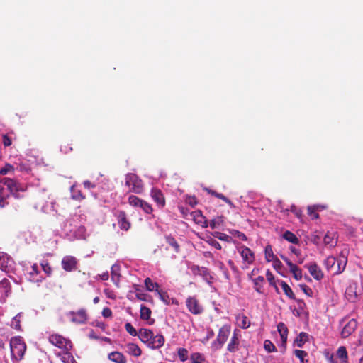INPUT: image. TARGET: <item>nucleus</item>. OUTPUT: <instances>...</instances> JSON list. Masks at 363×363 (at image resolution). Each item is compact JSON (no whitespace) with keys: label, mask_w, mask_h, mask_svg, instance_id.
Instances as JSON below:
<instances>
[{"label":"nucleus","mask_w":363,"mask_h":363,"mask_svg":"<svg viewBox=\"0 0 363 363\" xmlns=\"http://www.w3.org/2000/svg\"><path fill=\"white\" fill-rule=\"evenodd\" d=\"M318 207L315 206H308L307 208L308 214L312 219H317L319 218V214L317 213Z\"/></svg>","instance_id":"nucleus-46"},{"label":"nucleus","mask_w":363,"mask_h":363,"mask_svg":"<svg viewBox=\"0 0 363 363\" xmlns=\"http://www.w3.org/2000/svg\"><path fill=\"white\" fill-rule=\"evenodd\" d=\"M166 242L170 246L173 251L176 253H179L180 251V245L177 240L171 235H165L164 237Z\"/></svg>","instance_id":"nucleus-24"},{"label":"nucleus","mask_w":363,"mask_h":363,"mask_svg":"<svg viewBox=\"0 0 363 363\" xmlns=\"http://www.w3.org/2000/svg\"><path fill=\"white\" fill-rule=\"evenodd\" d=\"M239 343V339L237 336V334L234 333L233 337L230 339V342L228 345V350L230 352H236L237 350H238Z\"/></svg>","instance_id":"nucleus-26"},{"label":"nucleus","mask_w":363,"mask_h":363,"mask_svg":"<svg viewBox=\"0 0 363 363\" xmlns=\"http://www.w3.org/2000/svg\"><path fill=\"white\" fill-rule=\"evenodd\" d=\"M238 251L242 258L244 264H251L255 261L254 252L247 247L242 245L239 247Z\"/></svg>","instance_id":"nucleus-10"},{"label":"nucleus","mask_w":363,"mask_h":363,"mask_svg":"<svg viewBox=\"0 0 363 363\" xmlns=\"http://www.w3.org/2000/svg\"><path fill=\"white\" fill-rule=\"evenodd\" d=\"M15 171V168L13 165L9 163H6L5 166L0 169V174L6 175L7 174H13Z\"/></svg>","instance_id":"nucleus-43"},{"label":"nucleus","mask_w":363,"mask_h":363,"mask_svg":"<svg viewBox=\"0 0 363 363\" xmlns=\"http://www.w3.org/2000/svg\"><path fill=\"white\" fill-rule=\"evenodd\" d=\"M290 272L293 274V277L296 280L302 279V272L295 264H291Z\"/></svg>","instance_id":"nucleus-36"},{"label":"nucleus","mask_w":363,"mask_h":363,"mask_svg":"<svg viewBox=\"0 0 363 363\" xmlns=\"http://www.w3.org/2000/svg\"><path fill=\"white\" fill-rule=\"evenodd\" d=\"M266 277H267V279L268 281L269 282L270 285L274 286L275 289H276V291H278V288H277V286L275 284L274 277L272 274V273L270 272L269 269H268L267 271Z\"/></svg>","instance_id":"nucleus-52"},{"label":"nucleus","mask_w":363,"mask_h":363,"mask_svg":"<svg viewBox=\"0 0 363 363\" xmlns=\"http://www.w3.org/2000/svg\"><path fill=\"white\" fill-rule=\"evenodd\" d=\"M78 261L73 256H65L61 262L62 269L66 272H72L77 269Z\"/></svg>","instance_id":"nucleus-11"},{"label":"nucleus","mask_w":363,"mask_h":363,"mask_svg":"<svg viewBox=\"0 0 363 363\" xmlns=\"http://www.w3.org/2000/svg\"><path fill=\"white\" fill-rule=\"evenodd\" d=\"M282 238L292 244H298L299 240L298 237L292 232L286 230L282 235Z\"/></svg>","instance_id":"nucleus-31"},{"label":"nucleus","mask_w":363,"mask_h":363,"mask_svg":"<svg viewBox=\"0 0 363 363\" xmlns=\"http://www.w3.org/2000/svg\"><path fill=\"white\" fill-rule=\"evenodd\" d=\"M191 363H204L206 359L204 355L199 352H194L190 356Z\"/></svg>","instance_id":"nucleus-38"},{"label":"nucleus","mask_w":363,"mask_h":363,"mask_svg":"<svg viewBox=\"0 0 363 363\" xmlns=\"http://www.w3.org/2000/svg\"><path fill=\"white\" fill-rule=\"evenodd\" d=\"M252 281L255 285V290L259 294H263L262 288L264 282V278L262 276H259Z\"/></svg>","instance_id":"nucleus-33"},{"label":"nucleus","mask_w":363,"mask_h":363,"mask_svg":"<svg viewBox=\"0 0 363 363\" xmlns=\"http://www.w3.org/2000/svg\"><path fill=\"white\" fill-rule=\"evenodd\" d=\"M140 313L142 320H148L150 319L152 311L150 308L145 306H141Z\"/></svg>","instance_id":"nucleus-35"},{"label":"nucleus","mask_w":363,"mask_h":363,"mask_svg":"<svg viewBox=\"0 0 363 363\" xmlns=\"http://www.w3.org/2000/svg\"><path fill=\"white\" fill-rule=\"evenodd\" d=\"M3 185L6 186L9 191L10 194L16 198H18V192L24 191V187L15 179L5 177L0 182Z\"/></svg>","instance_id":"nucleus-5"},{"label":"nucleus","mask_w":363,"mask_h":363,"mask_svg":"<svg viewBox=\"0 0 363 363\" xmlns=\"http://www.w3.org/2000/svg\"><path fill=\"white\" fill-rule=\"evenodd\" d=\"M346 318L340 320V324L342 326L341 331V336L342 338H346L351 335L357 328V321L355 319H350L347 323Z\"/></svg>","instance_id":"nucleus-6"},{"label":"nucleus","mask_w":363,"mask_h":363,"mask_svg":"<svg viewBox=\"0 0 363 363\" xmlns=\"http://www.w3.org/2000/svg\"><path fill=\"white\" fill-rule=\"evenodd\" d=\"M294 352L295 356L298 358L302 363L308 362V360H305V357L308 356V353L306 351L295 350Z\"/></svg>","instance_id":"nucleus-45"},{"label":"nucleus","mask_w":363,"mask_h":363,"mask_svg":"<svg viewBox=\"0 0 363 363\" xmlns=\"http://www.w3.org/2000/svg\"><path fill=\"white\" fill-rule=\"evenodd\" d=\"M300 287L306 294L309 296H311L312 290L309 286H308L306 284H301L300 285Z\"/></svg>","instance_id":"nucleus-56"},{"label":"nucleus","mask_w":363,"mask_h":363,"mask_svg":"<svg viewBox=\"0 0 363 363\" xmlns=\"http://www.w3.org/2000/svg\"><path fill=\"white\" fill-rule=\"evenodd\" d=\"M223 224V216H218L211 220L210 227L212 229L218 228Z\"/></svg>","instance_id":"nucleus-42"},{"label":"nucleus","mask_w":363,"mask_h":363,"mask_svg":"<svg viewBox=\"0 0 363 363\" xmlns=\"http://www.w3.org/2000/svg\"><path fill=\"white\" fill-rule=\"evenodd\" d=\"M336 263V259L333 256H330L327 257L324 261V266L325 268L329 270L332 267H334L335 264Z\"/></svg>","instance_id":"nucleus-44"},{"label":"nucleus","mask_w":363,"mask_h":363,"mask_svg":"<svg viewBox=\"0 0 363 363\" xmlns=\"http://www.w3.org/2000/svg\"><path fill=\"white\" fill-rule=\"evenodd\" d=\"M48 341L55 347L66 351H69L72 347L70 340L58 334L50 335L48 337Z\"/></svg>","instance_id":"nucleus-4"},{"label":"nucleus","mask_w":363,"mask_h":363,"mask_svg":"<svg viewBox=\"0 0 363 363\" xmlns=\"http://www.w3.org/2000/svg\"><path fill=\"white\" fill-rule=\"evenodd\" d=\"M324 243L326 245H330V247H333L335 245V242L333 241V236L328 233L325 236H324Z\"/></svg>","instance_id":"nucleus-51"},{"label":"nucleus","mask_w":363,"mask_h":363,"mask_svg":"<svg viewBox=\"0 0 363 363\" xmlns=\"http://www.w3.org/2000/svg\"><path fill=\"white\" fill-rule=\"evenodd\" d=\"M186 304L189 311L192 314L199 315L203 311V307L199 304V302L196 297H188L186 301Z\"/></svg>","instance_id":"nucleus-9"},{"label":"nucleus","mask_w":363,"mask_h":363,"mask_svg":"<svg viewBox=\"0 0 363 363\" xmlns=\"http://www.w3.org/2000/svg\"><path fill=\"white\" fill-rule=\"evenodd\" d=\"M21 313H18L16 316H14L11 323V327L18 331L21 330Z\"/></svg>","instance_id":"nucleus-37"},{"label":"nucleus","mask_w":363,"mask_h":363,"mask_svg":"<svg viewBox=\"0 0 363 363\" xmlns=\"http://www.w3.org/2000/svg\"><path fill=\"white\" fill-rule=\"evenodd\" d=\"M214 236L220 240H227L228 238H229L228 235L219 232H216Z\"/></svg>","instance_id":"nucleus-60"},{"label":"nucleus","mask_w":363,"mask_h":363,"mask_svg":"<svg viewBox=\"0 0 363 363\" xmlns=\"http://www.w3.org/2000/svg\"><path fill=\"white\" fill-rule=\"evenodd\" d=\"M237 320L239 321V325L242 328H247L250 325V323L248 320V318L245 315H240L237 316Z\"/></svg>","instance_id":"nucleus-41"},{"label":"nucleus","mask_w":363,"mask_h":363,"mask_svg":"<svg viewBox=\"0 0 363 363\" xmlns=\"http://www.w3.org/2000/svg\"><path fill=\"white\" fill-rule=\"evenodd\" d=\"M71 322L75 324H84L88 320V314L84 308L79 309L77 311H69L67 313Z\"/></svg>","instance_id":"nucleus-7"},{"label":"nucleus","mask_w":363,"mask_h":363,"mask_svg":"<svg viewBox=\"0 0 363 363\" xmlns=\"http://www.w3.org/2000/svg\"><path fill=\"white\" fill-rule=\"evenodd\" d=\"M337 262V270L335 271V274H341L345 269L347 262V258L346 256L343 255L342 253L340 256Z\"/></svg>","instance_id":"nucleus-25"},{"label":"nucleus","mask_w":363,"mask_h":363,"mask_svg":"<svg viewBox=\"0 0 363 363\" xmlns=\"http://www.w3.org/2000/svg\"><path fill=\"white\" fill-rule=\"evenodd\" d=\"M191 215L196 224L200 225L203 228L208 227V221L206 217L203 216L201 211H195L192 212Z\"/></svg>","instance_id":"nucleus-16"},{"label":"nucleus","mask_w":363,"mask_h":363,"mask_svg":"<svg viewBox=\"0 0 363 363\" xmlns=\"http://www.w3.org/2000/svg\"><path fill=\"white\" fill-rule=\"evenodd\" d=\"M272 262L273 263L274 269L277 270L278 272H279L281 269L283 268V264L281 262L277 257L272 259Z\"/></svg>","instance_id":"nucleus-54"},{"label":"nucleus","mask_w":363,"mask_h":363,"mask_svg":"<svg viewBox=\"0 0 363 363\" xmlns=\"http://www.w3.org/2000/svg\"><path fill=\"white\" fill-rule=\"evenodd\" d=\"M230 333V326L228 325H225L222 326L218 332L216 340L219 343L220 346H223V344L227 341L228 336Z\"/></svg>","instance_id":"nucleus-15"},{"label":"nucleus","mask_w":363,"mask_h":363,"mask_svg":"<svg viewBox=\"0 0 363 363\" xmlns=\"http://www.w3.org/2000/svg\"><path fill=\"white\" fill-rule=\"evenodd\" d=\"M233 235L236 238H238L240 240H243V241H245L247 239V236L243 233L238 231V230H235V233H233Z\"/></svg>","instance_id":"nucleus-57"},{"label":"nucleus","mask_w":363,"mask_h":363,"mask_svg":"<svg viewBox=\"0 0 363 363\" xmlns=\"http://www.w3.org/2000/svg\"><path fill=\"white\" fill-rule=\"evenodd\" d=\"M125 351L134 357H139L141 355L142 351L139 346L135 343H128L124 346Z\"/></svg>","instance_id":"nucleus-19"},{"label":"nucleus","mask_w":363,"mask_h":363,"mask_svg":"<svg viewBox=\"0 0 363 363\" xmlns=\"http://www.w3.org/2000/svg\"><path fill=\"white\" fill-rule=\"evenodd\" d=\"M128 203L133 207L140 208L145 213L148 214L151 213L153 210L150 204L135 195H131L128 197Z\"/></svg>","instance_id":"nucleus-8"},{"label":"nucleus","mask_w":363,"mask_h":363,"mask_svg":"<svg viewBox=\"0 0 363 363\" xmlns=\"http://www.w3.org/2000/svg\"><path fill=\"white\" fill-rule=\"evenodd\" d=\"M10 349L12 359L21 361L26 350V345L21 336H16L10 340Z\"/></svg>","instance_id":"nucleus-2"},{"label":"nucleus","mask_w":363,"mask_h":363,"mask_svg":"<svg viewBox=\"0 0 363 363\" xmlns=\"http://www.w3.org/2000/svg\"><path fill=\"white\" fill-rule=\"evenodd\" d=\"M72 191V198L75 200H82L84 199V196L82 195L81 191L75 189L74 186L71 189Z\"/></svg>","instance_id":"nucleus-49"},{"label":"nucleus","mask_w":363,"mask_h":363,"mask_svg":"<svg viewBox=\"0 0 363 363\" xmlns=\"http://www.w3.org/2000/svg\"><path fill=\"white\" fill-rule=\"evenodd\" d=\"M291 211L298 217L301 218L302 216V211L300 209H298L295 206H291Z\"/></svg>","instance_id":"nucleus-62"},{"label":"nucleus","mask_w":363,"mask_h":363,"mask_svg":"<svg viewBox=\"0 0 363 363\" xmlns=\"http://www.w3.org/2000/svg\"><path fill=\"white\" fill-rule=\"evenodd\" d=\"M125 328L126 331L132 336H138V332L136 331L135 328L130 323H127L125 325Z\"/></svg>","instance_id":"nucleus-53"},{"label":"nucleus","mask_w":363,"mask_h":363,"mask_svg":"<svg viewBox=\"0 0 363 363\" xmlns=\"http://www.w3.org/2000/svg\"><path fill=\"white\" fill-rule=\"evenodd\" d=\"M118 219V224L123 230H128L130 228V223L127 219L126 213L123 211H118L115 213Z\"/></svg>","instance_id":"nucleus-13"},{"label":"nucleus","mask_w":363,"mask_h":363,"mask_svg":"<svg viewBox=\"0 0 363 363\" xmlns=\"http://www.w3.org/2000/svg\"><path fill=\"white\" fill-rule=\"evenodd\" d=\"M265 259L269 262L277 257L274 255L272 247L270 245H267L264 248Z\"/></svg>","instance_id":"nucleus-40"},{"label":"nucleus","mask_w":363,"mask_h":363,"mask_svg":"<svg viewBox=\"0 0 363 363\" xmlns=\"http://www.w3.org/2000/svg\"><path fill=\"white\" fill-rule=\"evenodd\" d=\"M61 360L64 363H78L69 351L63 352Z\"/></svg>","instance_id":"nucleus-39"},{"label":"nucleus","mask_w":363,"mask_h":363,"mask_svg":"<svg viewBox=\"0 0 363 363\" xmlns=\"http://www.w3.org/2000/svg\"><path fill=\"white\" fill-rule=\"evenodd\" d=\"M139 339L149 348L156 350L162 347L164 344V337L161 334L154 335L153 332L147 328H141L138 331Z\"/></svg>","instance_id":"nucleus-1"},{"label":"nucleus","mask_w":363,"mask_h":363,"mask_svg":"<svg viewBox=\"0 0 363 363\" xmlns=\"http://www.w3.org/2000/svg\"><path fill=\"white\" fill-rule=\"evenodd\" d=\"M108 359L116 363H126L127 360L123 353L120 352H112L108 354Z\"/></svg>","instance_id":"nucleus-22"},{"label":"nucleus","mask_w":363,"mask_h":363,"mask_svg":"<svg viewBox=\"0 0 363 363\" xmlns=\"http://www.w3.org/2000/svg\"><path fill=\"white\" fill-rule=\"evenodd\" d=\"M145 286L147 291H155L157 293L160 290V285L157 282H154L150 278L147 277L145 281Z\"/></svg>","instance_id":"nucleus-28"},{"label":"nucleus","mask_w":363,"mask_h":363,"mask_svg":"<svg viewBox=\"0 0 363 363\" xmlns=\"http://www.w3.org/2000/svg\"><path fill=\"white\" fill-rule=\"evenodd\" d=\"M157 294L160 300L166 305L177 304V301L173 298H170L167 292L160 289Z\"/></svg>","instance_id":"nucleus-21"},{"label":"nucleus","mask_w":363,"mask_h":363,"mask_svg":"<svg viewBox=\"0 0 363 363\" xmlns=\"http://www.w3.org/2000/svg\"><path fill=\"white\" fill-rule=\"evenodd\" d=\"M11 259L4 252H0V269L8 272L11 267Z\"/></svg>","instance_id":"nucleus-17"},{"label":"nucleus","mask_w":363,"mask_h":363,"mask_svg":"<svg viewBox=\"0 0 363 363\" xmlns=\"http://www.w3.org/2000/svg\"><path fill=\"white\" fill-rule=\"evenodd\" d=\"M11 283L7 279H3L0 281V294L1 296H7L11 292Z\"/></svg>","instance_id":"nucleus-23"},{"label":"nucleus","mask_w":363,"mask_h":363,"mask_svg":"<svg viewBox=\"0 0 363 363\" xmlns=\"http://www.w3.org/2000/svg\"><path fill=\"white\" fill-rule=\"evenodd\" d=\"M277 330L280 334L282 342L286 343L287 340V335L289 333L287 327L284 323L281 322L277 325Z\"/></svg>","instance_id":"nucleus-29"},{"label":"nucleus","mask_w":363,"mask_h":363,"mask_svg":"<svg viewBox=\"0 0 363 363\" xmlns=\"http://www.w3.org/2000/svg\"><path fill=\"white\" fill-rule=\"evenodd\" d=\"M310 274L315 279V280H321L323 278V273L321 271L320 268L318 266L315 262L311 263L310 264H306L305 266Z\"/></svg>","instance_id":"nucleus-14"},{"label":"nucleus","mask_w":363,"mask_h":363,"mask_svg":"<svg viewBox=\"0 0 363 363\" xmlns=\"http://www.w3.org/2000/svg\"><path fill=\"white\" fill-rule=\"evenodd\" d=\"M308 340V335L305 332H301L296 337L294 343L298 347H302L303 345Z\"/></svg>","instance_id":"nucleus-30"},{"label":"nucleus","mask_w":363,"mask_h":363,"mask_svg":"<svg viewBox=\"0 0 363 363\" xmlns=\"http://www.w3.org/2000/svg\"><path fill=\"white\" fill-rule=\"evenodd\" d=\"M178 357L182 362L188 359V350L186 348H179L177 351Z\"/></svg>","instance_id":"nucleus-47"},{"label":"nucleus","mask_w":363,"mask_h":363,"mask_svg":"<svg viewBox=\"0 0 363 363\" xmlns=\"http://www.w3.org/2000/svg\"><path fill=\"white\" fill-rule=\"evenodd\" d=\"M326 357L329 363H341L333 354L327 353Z\"/></svg>","instance_id":"nucleus-55"},{"label":"nucleus","mask_w":363,"mask_h":363,"mask_svg":"<svg viewBox=\"0 0 363 363\" xmlns=\"http://www.w3.org/2000/svg\"><path fill=\"white\" fill-rule=\"evenodd\" d=\"M280 285L286 296H287L290 299L294 300L296 298L294 293L286 281H281Z\"/></svg>","instance_id":"nucleus-32"},{"label":"nucleus","mask_w":363,"mask_h":363,"mask_svg":"<svg viewBox=\"0 0 363 363\" xmlns=\"http://www.w3.org/2000/svg\"><path fill=\"white\" fill-rule=\"evenodd\" d=\"M4 189L0 186V208H3L9 205L7 201L9 198V194H6Z\"/></svg>","instance_id":"nucleus-34"},{"label":"nucleus","mask_w":363,"mask_h":363,"mask_svg":"<svg viewBox=\"0 0 363 363\" xmlns=\"http://www.w3.org/2000/svg\"><path fill=\"white\" fill-rule=\"evenodd\" d=\"M125 184L130 191L135 194H141L143 191V183L138 175L129 173L125 175Z\"/></svg>","instance_id":"nucleus-3"},{"label":"nucleus","mask_w":363,"mask_h":363,"mask_svg":"<svg viewBox=\"0 0 363 363\" xmlns=\"http://www.w3.org/2000/svg\"><path fill=\"white\" fill-rule=\"evenodd\" d=\"M336 358L341 363H348V354L345 346H340L336 352Z\"/></svg>","instance_id":"nucleus-20"},{"label":"nucleus","mask_w":363,"mask_h":363,"mask_svg":"<svg viewBox=\"0 0 363 363\" xmlns=\"http://www.w3.org/2000/svg\"><path fill=\"white\" fill-rule=\"evenodd\" d=\"M40 265L42 267L43 270L45 272V273L50 276L52 272V269L48 261H43L40 263Z\"/></svg>","instance_id":"nucleus-48"},{"label":"nucleus","mask_w":363,"mask_h":363,"mask_svg":"<svg viewBox=\"0 0 363 363\" xmlns=\"http://www.w3.org/2000/svg\"><path fill=\"white\" fill-rule=\"evenodd\" d=\"M102 315L104 317V318H111L112 316V311L111 310L106 307V308H104L102 311Z\"/></svg>","instance_id":"nucleus-59"},{"label":"nucleus","mask_w":363,"mask_h":363,"mask_svg":"<svg viewBox=\"0 0 363 363\" xmlns=\"http://www.w3.org/2000/svg\"><path fill=\"white\" fill-rule=\"evenodd\" d=\"M290 249V251L294 253V255H296L298 257L301 256V251L298 249H296V247H293V246H291L289 247Z\"/></svg>","instance_id":"nucleus-64"},{"label":"nucleus","mask_w":363,"mask_h":363,"mask_svg":"<svg viewBox=\"0 0 363 363\" xmlns=\"http://www.w3.org/2000/svg\"><path fill=\"white\" fill-rule=\"evenodd\" d=\"M219 267L223 271L225 277L227 279H230V275H229V274L228 272V270H227L226 267H225V265H224V264L223 262H219Z\"/></svg>","instance_id":"nucleus-58"},{"label":"nucleus","mask_w":363,"mask_h":363,"mask_svg":"<svg viewBox=\"0 0 363 363\" xmlns=\"http://www.w3.org/2000/svg\"><path fill=\"white\" fill-rule=\"evenodd\" d=\"M206 190L209 194L214 196L215 197L220 199L223 200V201H225L231 208L235 206L234 204L233 203V202L228 198H227L225 196H224L223 194L218 193L213 190L208 189H206Z\"/></svg>","instance_id":"nucleus-27"},{"label":"nucleus","mask_w":363,"mask_h":363,"mask_svg":"<svg viewBox=\"0 0 363 363\" xmlns=\"http://www.w3.org/2000/svg\"><path fill=\"white\" fill-rule=\"evenodd\" d=\"M150 196L160 208L165 206V197L162 191L158 188H152L150 191Z\"/></svg>","instance_id":"nucleus-12"},{"label":"nucleus","mask_w":363,"mask_h":363,"mask_svg":"<svg viewBox=\"0 0 363 363\" xmlns=\"http://www.w3.org/2000/svg\"><path fill=\"white\" fill-rule=\"evenodd\" d=\"M264 348L268 352H275L277 350L275 345L269 340H266L264 341Z\"/></svg>","instance_id":"nucleus-50"},{"label":"nucleus","mask_w":363,"mask_h":363,"mask_svg":"<svg viewBox=\"0 0 363 363\" xmlns=\"http://www.w3.org/2000/svg\"><path fill=\"white\" fill-rule=\"evenodd\" d=\"M356 284H350L345 290V296L350 302H354L357 298Z\"/></svg>","instance_id":"nucleus-18"},{"label":"nucleus","mask_w":363,"mask_h":363,"mask_svg":"<svg viewBox=\"0 0 363 363\" xmlns=\"http://www.w3.org/2000/svg\"><path fill=\"white\" fill-rule=\"evenodd\" d=\"M135 296L136 298L140 301H146L147 295L144 293L138 292Z\"/></svg>","instance_id":"nucleus-63"},{"label":"nucleus","mask_w":363,"mask_h":363,"mask_svg":"<svg viewBox=\"0 0 363 363\" xmlns=\"http://www.w3.org/2000/svg\"><path fill=\"white\" fill-rule=\"evenodd\" d=\"M11 139L7 135H4L3 136V144L5 147L10 146L11 145Z\"/></svg>","instance_id":"nucleus-61"}]
</instances>
